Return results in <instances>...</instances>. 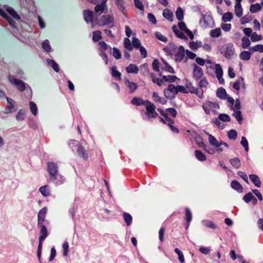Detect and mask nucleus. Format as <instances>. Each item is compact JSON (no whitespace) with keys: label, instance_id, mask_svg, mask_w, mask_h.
Segmentation results:
<instances>
[{"label":"nucleus","instance_id":"26","mask_svg":"<svg viewBox=\"0 0 263 263\" xmlns=\"http://www.w3.org/2000/svg\"><path fill=\"white\" fill-rule=\"evenodd\" d=\"M149 76L151 78L152 82L154 83L157 84L159 86H161L162 85V84H163V79H160L157 78L156 77L155 74L154 73H152V72L149 73Z\"/></svg>","mask_w":263,"mask_h":263},{"label":"nucleus","instance_id":"31","mask_svg":"<svg viewBox=\"0 0 263 263\" xmlns=\"http://www.w3.org/2000/svg\"><path fill=\"white\" fill-rule=\"evenodd\" d=\"M195 154L197 159L200 161H205L206 159L205 155L201 151L196 150Z\"/></svg>","mask_w":263,"mask_h":263},{"label":"nucleus","instance_id":"22","mask_svg":"<svg viewBox=\"0 0 263 263\" xmlns=\"http://www.w3.org/2000/svg\"><path fill=\"white\" fill-rule=\"evenodd\" d=\"M126 71L129 73L137 74L138 73L139 68L138 66L133 64H130L127 67H126Z\"/></svg>","mask_w":263,"mask_h":263},{"label":"nucleus","instance_id":"52","mask_svg":"<svg viewBox=\"0 0 263 263\" xmlns=\"http://www.w3.org/2000/svg\"><path fill=\"white\" fill-rule=\"evenodd\" d=\"M163 93L165 97L167 99H173L175 97L174 93H172L168 88L164 89Z\"/></svg>","mask_w":263,"mask_h":263},{"label":"nucleus","instance_id":"2","mask_svg":"<svg viewBox=\"0 0 263 263\" xmlns=\"http://www.w3.org/2000/svg\"><path fill=\"white\" fill-rule=\"evenodd\" d=\"M202 108L205 114L209 115L211 111L216 112L217 109L219 108V105L217 102L206 101L203 104Z\"/></svg>","mask_w":263,"mask_h":263},{"label":"nucleus","instance_id":"55","mask_svg":"<svg viewBox=\"0 0 263 263\" xmlns=\"http://www.w3.org/2000/svg\"><path fill=\"white\" fill-rule=\"evenodd\" d=\"M152 67L154 71L156 72L160 71V63L159 60L157 59H155L152 63Z\"/></svg>","mask_w":263,"mask_h":263},{"label":"nucleus","instance_id":"60","mask_svg":"<svg viewBox=\"0 0 263 263\" xmlns=\"http://www.w3.org/2000/svg\"><path fill=\"white\" fill-rule=\"evenodd\" d=\"M43 49L46 52H49L51 50V47L49 45V42L48 40L44 41L42 44Z\"/></svg>","mask_w":263,"mask_h":263},{"label":"nucleus","instance_id":"11","mask_svg":"<svg viewBox=\"0 0 263 263\" xmlns=\"http://www.w3.org/2000/svg\"><path fill=\"white\" fill-rule=\"evenodd\" d=\"M84 19L87 23H94V13L89 9H85L83 11Z\"/></svg>","mask_w":263,"mask_h":263},{"label":"nucleus","instance_id":"62","mask_svg":"<svg viewBox=\"0 0 263 263\" xmlns=\"http://www.w3.org/2000/svg\"><path fill=\"white\" fill-rule=\"evenodd\" d=\"M253 195L251 192H249L246 194L245 195V196L243 197V200L245 201L246 203L250 202L252 199H253Z\"/></svg>","mask_w":263,"mask_h":263},{"label":"nucleus","instance_id":"3","mask_svg":"<svg viewBox=\"0 0 263 263\" xmlns=\"http://www.w3.org/2000/svg\"><path fill=\"white\" fill-rule=\"evenodd\" d=\"M235 49L232 43H228L222 47L221 54L226 58L231 59L234 54Z\"/></svg>","mask_w":263,"mask_h":263},{"label":"nucleus","instance_id":"28","mask_svg":"<svg viewBox=\"0 0 263 263\" xmlns=\"http://www.w3.org/2000/svg\"><path fill=\"white\" fill-rule=\"evenodd\" d=\"M162 79L163 80V81H165L168 83L175 82L176 81V80L179 79L175 75L163 76Z\"/></svg>","mask_w":263,"mask_h":263},{"label":"nucleus","instance_id":"30","mask_svg":"<svg viewBox=\"0 0 263 263\" xmlns=\"http://www.w3.org/2000/svg\"><path fill=\"white\" fill-rule=\"evenodd\" d=\"M163 16L170 21H173V13L170 9H164L163 12Z\"/></svg>","mask_w":263,"mask_h":263},{"label":"nucleus","instance_id":"35","mask_svg":"<svg viewBox=\"0 0 263 263\" xmlns=\"http://www.w3.org/2000/svg\"><path fill=\"white\" fill-rule=\"evenodd\" d=\"M215 74L217 79H219L222 77L223 70L219 64L215 65Z\"/></svg>","mask_w":263,"mask_h":263},{"label":"nucleus","instance_id":"42","mask_svg":"<svg viewBox=\"0 0 263 263\" xmlns=\"http://www.w3.org/2000/svg\"><path fill=\"white\" fill-rule=\"evenodd\" d=\"M176 16L178 21H181L183 19V11L181 7H178L176 11Z\"/></svg>","mask_w":263,"mask_h":263},{"label":"nucleus","instance_id":"5","mask_svg":"<svg viewBox=\"0 0 263 263\" xmlns=\"http://www.w3.org/2000/svg\"><path fill=\"white\" fill-rule=\"evenodd\" d=\"M9 82L15 85L17 89L21 92L24 91L26 89V83L20 79H16L13 76H9L8 77Z\"/></svg>","mask_w":263,"mask_h":263},{"label":"nucleus","instance_id":"49","mask_svg":"<svg viewBox=\"0 0 263 263\" xmlns=\"http://www.w3.org/2000/svg\"><path fill=\"white\" fill-rule=\"evenodd\" d=\"M237 132L235 129H231L228 132V137L231 140H235L237 138Z\"/></svg>","mask_w":263,"mask_h":263},{"label":"nucleus","instance_id":"16","mask_svg":"<svg viewBox=\"0 0 263 263\" xmlns=\"http://www.w3.org/2000/svg\"><path fill=\"white\" fill-rule=\"evenodd\" d=\"M249 178L256 187H260L261 186V183L257 175L252 174L249 175Z\"/></svg>","mask_w":263,"mask_h":263},{"label":"nucleus","instance_id":"8","mask_svg":"<svg viewBox=\"0 0 263 263\" xmlns=\"http://www.w3.org/2000/svg\"><path fill=\"white\" fill-rule=\"evenodd\" d=\"M185 87L188 92L195 93L198 98H202L203 96V90L201 89L199 90L197 88L192 85V83L190 81H187L185 83Z\"/></svg>","mask_w":263,"mask_h":263},{"label":"nucleus","instance_id":"15","mask_svg":"<svg viewBox=\"0 0 263 263\" xmlns=\"http://www.w3.org/2000/svg\"><path fill=\"white\" fill-rule=\"evenodd\" d=\"M124 83L126 86L129 88L130 93L134 92L138 87L137 85L135 83L130 82L126 78L124 79Z\"/></svg>","mask_w":263,"mask_h":263},{"label":"nucleus","instance_id":"51","mask_svg":"<svg viewBox=\"0 0 263 263\" xmlns=\"http://www.w3.org/2000/svg\"><path fill=\"white\" fill-rule=\"evenodd\" d=\"M124 45L126 49L129 51H132L133 49L132 45L130 40L128 37H126L124 40Z\"/></svg>","mask_w":263,"mask_h":263},{"label":"nucleus","instance_id":"48","mask_svg":"<svg viewBox=\"0 0 263 263\" xmlns=\"http://www.w3.org/2000/svg\"><path fill=\"white\" fill-rule=\"evenodd\" d=\"M232 18L233 14L230 12H227L226 13H224L222 17V21L224 22H230Z\"/></svg>","mask_w":263,"mask_h":263},{"label":"nucleus","instance_id":"33","mask_svg":"<svg viewBox=\"0 0 263 263\" xmlns=\"http://www.w3.org/2000/svg\"><path fill=\"white\" fill-rule=\"evenodd\" d=\"M261 9V5L258 3L251 4L250 8V11L252 13H255Z\"/></svg>","mask_w":263,"mask_h":263},{"label":"nucleus","instance_id":"54","mask_svg":"<svg viewBox=\"0 0 263 263\" xmlns=\"http://www.w3.org/2000/svg\"><path fill=\"white\" fill-rule=\"evenodd\" d=\"M112 55L114 57L118 60L121 58V53L119 49L116 47L112 48Z\"/></svg>","mask_w":263,"mask_h":263},{"label":"nucleus","instance_id":"40","mask_svg":"<svg viewBox=\"0 0 263 263\" xmlns=\"http://www.w3.org/2000/svg\"><path fill=\"white\" fill-rule=\"evenodd\" d=\"M123 216L124 220L125 221L127 226H130L133 220L132 216L129 213L126 212L123 213Z\"/></svg>","mask_w":263,"mask_h":263},{"label":"nucleus","instance_id":"12","mask_svg":"<svg viewBox=\"0 0 263 263\" xmlns=\"http://www.w3.org/2000/svg\"><path fill=\"white\" fill-rule=\"evenodd\" d=\"M203 75V71L202 68L197 65L196 64H194V69H193V78L196 80H198L202 78Z\"/></svg>","mask_w":263,"mask_h":263},{"label":"nucleus","instance_id":"9","mask_svg":"<svg viewBox=\"0 0 263 263\" xmlns=\"http://www.w3.org/2000/svg\"><path fill=\"white\" fill-rule=\"evenodd\" d=\"M47 171L50 175L51 179H56L58 174V166L56 163L53 162H48L47 164Z\"/></svg>","mask_w":263,"mask_h":263},{"label":"nucleus","instance_id":"53","mask_svg":"<svg viewBox=\"0 0 263 263\" xmlns=\"http://www.w3.org/2000/svg\"><path fill=\"white\" fill-rule=\"evenodd\" d=\"M116 5L118 7V8L122 12H123L125 8L124 6V3L123 0H114Z\"/></svg>","mask_w":263,"mask_h":263},{"label":"nucleus","instance_id":"4","mask_svg":"<svg viewBox=\"0 0 263 263\" xmlns=\"http://www.w3.org/2000/svg\"><path fill=\"white\" fill-rule=\"evenodd\" d=\"M146 105L145 109L146 111V115L149 118H155L158 114L156 111V107L154 103H152L149 101L146 100Z\"/></svg>","mask_w":263,"mask_h":263},{"label":"nucleus","instance_id":"56","mask_svg":"<svg viewBox=\"0 0 263 263\" xmlns=\"http://www.w3.org/2000/svg\"><path fill=\"white\" fill-rule=\"evenodd\" d=\"M262 39L261 35H257L256 32H254L252 33L251 36V40L252 42H256L260 41Z\"/></svg>","mask_w":263,"mask_h":263},{"label":"nucleus","instance_id":"24","mask_svg":"<svg viewBox=\"0 0 263 263\" xmlns=\"http://www.w3.org/2000/svg\"><path fill=\"white\" fill-rule=\"evenodd\" d=\"M216 95L219 98L224 100L227 98V93L224 88L220 87L217 90Z\"/></svg>","mask_w":263,"mask_h":263},{"label":"nucleus","instance_id":"57","mask_svg":"<svg viewBox=\"0 0 263 263\" xmlns=\"http://www.w3.org/2000/svg\"><path fill=\"white\" fill-rule=\"evenodd\" d=\"M218 118V119L223 122H230L231 120L230 116L225 114H220Z\"/></svg>","mask_w":263,"mask_h":263},{"label":"nucleus","instance_id":"37","mask_svg":"<svg viewBox=\"0 0 263 263\" xmlns=\"http://www.w3.org/2000/svg\"><path fill=\"white\" fill-rule=\"evenodd\" d=\"M230 162L233 167L236 168H239L240 167V160L237 157L231 159Z\"/></svg>","mask_w":263,"mask_h":263},{"label":"nucleus","instance_id":"36","mask_svg":"<svg viewBox=\"0 0 263 263\" xmlns=\"http://www.w3.org/2000/svg\"><path fill=\"white\" fill-rule=\"evenodd\" d=\"M41 193L45 197H48L50 195V190L48 185H44L41 186L39 189Z\"/></svg>","mask_w":263,"mask_h":263},{"label":"nucleus","instance_id":"50","mask_svg":"<svg viewBox=\"0 0 263 263\" xmlns=\"http://www.w3.org/2000/svg\"><path fill=\"white\" fill-rule=\"evenodd\" d=\"M29 107L31 113L33 114V115L36 116L37 112V108L35 103L33 101L30 102Z\"/></svg>","mask_w":263,"mask_h":263},{"label":"nucleus","instance_id":"25","mask_svg":"<svg viewBox=\"0 0 263 263\" xmlns=\"http://www.w3.org/2000/svg\"><path fill=\"white\" fill-rule=\"evenodd\" d=\"M131 103L137 106H140L142 105L145 106L146 104V100H143L142 99L137 97L133 98L131 100Z\"/></svg>","mask_w":263,"mask_h":263},{"label":"nucleus","instance_id":"10","mask_svg":"<svg viewBox=\"0 0 263 263\" xmlns=\"http://www.w3.org/2000/svg\"><path fill=\"white\" fill-rule=\"evenodd\" d=\"M88 148L85 147L82 144H79L77 146V152L79 157L83 159L84 160H87L89 158Z\"/></svg>","mask_w":263,"mask_h":263},{"label":"nucleus","instance_id":"43","mask_svg":"<svg viewBox=\"0 0 263 263\" xmlns=\"http://www.w3.org/2000/svg\"><path fill=\"white\" fill-rule=\"evenodd\" d=\"M242 44L241 47L243 49H246L251 45V42L249 38L243 36L242 37Z\"/></svg>","mask_w":263,"mask_h":263},{"label":"nucleus","instance_id":"59","mask_svg":"<svg viewBox=\"0 0 263 263\" xmlns=\"http://www.w3.org/2000/svg\"><path fill=\"white\" fill-rule=\"evenodd\" d=\"M155 36L158 40H159L164 43H166L167 41V38L166 36L162 35L159 32H156L155 33Z\"/></svg>","mask_w":263,"mask_h":263},{"label":"nucleus","instance_id":"39","mask_svg":"<svg viewBox=\"0 0 263 263\" xmlns=\"http://www.w3.org/2000/svg\"><path fill=\"white\" fill-rule=\"evenodd\" d=\"M232 115L235 117L236 120L238 121V122L239 124H241L243 118L242 116L241 111H240V110L234 111V112Z\"/></svg>","mask_w":263,"mask_h":263},{"label":"nucleus","instance_id":"32","mask_svg":"<svg viewBox=\"0 0 263 263\" xmlns=\"http://www.w3.org/2000/svg\"><path fill=\"white\" fill-rule=\"evenodd\" d=\"M47 62L48 65H50L52 69L57 72H58L60 70V68L58 64L52 59H47Z\"/></svg>","mask_w":263,"mask_h":263},{"label":"nucleus","instance_id":"23","mask_svg":"<svg viewBox=\"0 0 263 263\" xmlns=\"http://www.w3.org/2000/svg\"><path fill=\"white\" fill-rule=\"evenodd\" d=\"M111 74L113 78L117 80H121V73L117 70V67L114 66L111 68Z\"/></svg>","mask_w":263,"mask_h":263},{"label":"nucleus","instance_id":"38","mask_svg":"<svg viewBox=\"0 0 263 263\" xmlns=\"http://www.w3.org/2000/svg\"><path fill=\"white\" fill-rule=\"evenodd\" d=\"M102 39V33L100 31H95L92 33V40L94 42H97Z\"/></svg>","mask_w":263,"mask_h":263},{"label":"nucleus","instance_id":"21","mask_svg":"<svg viewBox=\"0 0 263 263\" xmlns=\"http://www.w3.org/2000/svg\"><path fill=\"white\" fill-rule=\"evenodd\" d=\"M172 29H173V31L174 33H175V35L177 37H178V38L181 39H184V40H186L187 39V37L184 35V34L182 32L180 31L177 28V26L176 25H174L173 26Z\"/></svg>","mask_w":263,"mask_h":263},{"label":"nucleus","instance_id":"27","mask_svg":"<svg viewBox=\"0 0 263 263\" xmlns=\"http://www.w3.org/2000/svg\"><path fill=\"white\" fill-rule=\"evenodd\" d=\"M235 13L238 17H240L242 15V8L240 3L235 4Z\"/></svg>","mask_w":263,"mask_h":263},{"label":"nucleus","instance_id":"17","mask_svg":"<svg viewBox=\"0 0 263 263\" xmlns=\"http://www.w3.org/2000/svg\"><path fill=\"white\" fill-rule=\"evenodd\" d=\"M100 20L103 25H107L114 22L113 17L109 15L101 16Z\"/></svg>","mask_w":263,"mask_h":263},{"label":"nucleus","instance_id":"41","mask_svg":"<svg viewBox=\"0 0 263 263\" xmlns=\"http://www.w3.org/2000/svg\"><path fill=\"white\" fill-rule=\"evenodd\" d=\"M209 140L210 143L212 145H213L216 147H219V142H218V140L212 135H209Z\"/></svg>","mask_w":263,"mask_h":263},{"label":"nucleus","instance_id":"63","mask_svg":"<svg viewBox=\"0 0 263 263\" xmlns=\"http://www.w3.org/2000/svg\"><path fill=\"white\" fill-rule=\"evenodd\" d=\"M209 83L206 78L203 77L202 79L200 80L199 83V87L202 89V88H205L207 87Z\"/></svg>","mask_w":263,"mask_h":263},{"label":"nucleus","instance_id":"14","mask_svg":"<svg viewBox=\"0 0 263 263\" xmlns=\"http://www.w3.org/2000/svg\"><path fill=\"white\" fill-rule=\"evenodd\" d=\"M0 16L5 18L12 27L15 28V22L13 18L10 17L3 10L0 8Z\"/></svg>","mask_w":263,"mask_h":263},{"label":"nucleus","instance_id":"58","mask_svg":"<svg viewBox=\"0 0 263 263\" xmlns=\"http://www.w3.org/2000/svg\"><path fill=\"white\" fill-rule=\"evenodd\" d=\"M175 252L178 255V259L180 262L183 263L184 262V257L182 252L178 248H175Z\"/></svg>","mask_w":263,"mask_h":263},{"label":"nucleus","instance_id":"29","mask_svg":"<svg viewBox=\"0 0 263 263\" xmlns=\"http://www.w3.org/2000/svg\"><path fill=\"white\" fill-rule=\"evenodd\" d=\"M6 11L13 18L16 20H20V16L12 8L9 7L6 9Z\"/></svg>","mask_w":263,"mask_h":263},{"label":"nucleus","instance_id":"20","mask_svg":"<svg viewBox=\"0 0 263 263\" xmlns=\"http://www.w3.org/2000/svg\"><path fill=\"white\" fill-rule=\"evenodd\" d=\"M231 186L233 189L236 191L238 193H242L243 191L242 185L237 180H233L231 182Z\"/></svg>","mask_w":263,"mask_h":263},{"label":"nucleus","instance_id":"13","mask_svg":"<svg viewBox=\"0 0 263 263\" xmlns=\"http://www.w3.org/2000/svg\"><path fill=\"white\" fill-rule=\"evenodd\" d=\"M185 50L183 46L181 45L178 48V50L175 55V61L177 62L181 61L184 58Z\"/></svg>","mask_w":263,"mask_h":263},{"label":"nucleus","instance_id":"34","mask_svg":"<svg viewBox=\"0 0 263 263\" xmlns=\"http://www.w3.org/2000/svg\"><path fill=\"white\" fill-rule=\"evenodd\" d=\"M105 4L102 2L101 4L97 5L95 7V11L97 13H99V15L102 13L105 8Z\"/></svg>","mask_w":263,"mask_h":263},{"label":"nucleus","instance_id":"44","mask_svg":"<svg viewBox=\"0 0 263 263\" xmlns=\"http://www.w3.org/2000/svg\"><path fill=\"white\" fill-rule=\"evenodd\" d=\"M190 47L193 50H196L198 47H201L202 42L201 41L194 42L191 41L189 43Z\"/></svg>","mask_w":263,"mask_h":263},{"label":"nucleus","instance_id":"47","mask_svg":"<svg viewBox=\"0 0 263 263\" xmlns=\"http://www.w3.org/2000/svg\"><path fill=\"white\" fill-rule=\"evenodd\" d=\"M251 58V54L249 51H243L240 54V58L242 60L248 61Z\"/></svg>","mask_w":263,"mask_h":263},{"label":"nucleus","instance_id":"61","mask_svg":"<svg viewBox=\"0 0 263 263\" xmlns=\"http://www.w3.org/2000/svg\"><path fill=\"white\" fill-rule=\"evenodd\" d=\"M25 112L24 110H20L17 115H16V119L17 120L22 121L24 120Z\"/></svg>","mask_w":263,"mask_h":263},{"label":"nucleus","instance_id":"1","mask_svg":"<svg viewBox=\"0 0 263 263\" xmlns=\"http://www.w3.org/2000/svg\"><path fill=\"white\" fill-rule=\"evenodd\" d=\"M47 213V208L46 206L43 208L38 213L37 227L40 228V231H48L47 228L43 224L45 220Z\"/></svg>","mask_w":263,"mask_h":263},{"label":"nucleus","instance_id":"19","mask_svg":"<svg viewBox=\"0 0 263 263\" xmlns=\"http://www.w3.org/2000/svg\"><path fill=\"white\" fill-rule=\"evenodd\" d=\"M185 220L186 223L185 224V229H187L189 227L190 223L192 219V214L190 210L188 208L185 209Z\"/></svg>","mask_w":263,"mask_h":263},{"label":"nucleus","instance_id":"64","mask_svg":"<svg viewBox=\"0 0 263 263\" xmlns=\"http://www.w3.org/2000/svg\"><path fill=\"white\" fill-rule=\"evenodd\" d=\"M253 50L254 51H259L260 52H263V45L262 44H258L254 47H251L250 48V50Z\"/></svg>","mask_w":263,"mask_h":263},{"label":"nucleus","instance_id":"18","mask_svg":"<svg viewBox=\"0 0 263 263\" xmlns=\"http://www.w3.org/2000/svg\"><path fill=\"white\" fill-rule=\"evenodd\" d=\"M152 98L155 102L160 103L162 105L165 104L167 102V101L165 99L159 97L158 93L156 92L153 93Z\"/></svg>","mask_w":263,"mask_h":263},{"label":"nucleus","instance_id":"46","mask_svg":"<svg viewBox=\"0 0 263 263\" xmlns=\"http://www.w3.org/2000/svg\"><path fill=\"white\" fill-rule=\"evenodd\" d=\"M221 31L220 28H217L210 31V35L212 37H217L221 35Z\"/></svg>","mask_w":263,"mask_h":263},{"label":"nucleus","instance_id":"6","mask_svg":"<svg viewBox=\"0 0 263 263\" xmlns=\"http://www.w3.org/2000/svg\"><path fill=\"white\" fill-rule=\"evenodd\" d=\"M47 236H48V231H40V236H39V245H38L37 250V257L40 262L41 261L43 242L47 238Z\"/></svg>","mask_w":263,"mask_h":263},{"label":"nucleus","instance_id":"7","mask_svg":"<svg viewBox=\"0 0 263 263\" xmlns=\"http://www.w3.org/2000/svg\"><path fill=\"white\" fill-rule=\"evenodd\" d=\"M47 236H48V231H40V236H39V245H38L37 250V257L40 262L41 261L43 242L47 238Z\"/></svg>","mask_w":263,"mask_h":263},{"label":"nucleus","instance_id":"45","mask_svg":"<svg viewBox=\"0 0 263 263\" xmlns=\"http://www.w3.org/2000/svg\"><path fill=\"white\" fill-rule=\"evenodd\" d=\"M163 63L165 64V66L161 67V69L162 70L167 71L171 73H175L174 68L171 66H170L166 61H163Z\"/></svg>","mask_w":263,"mask_h":263}]
</instances>
